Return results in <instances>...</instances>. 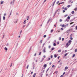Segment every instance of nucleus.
Listing matches in <instances>:
<instances>
[{"label":"nucleus","instance_id":"33","mask_svg":"<svg viewBox=\"0 0 77 77\" xmlns=\"http://www.w3.org/2000/svg\"><path fill=\"white\" fill-rule=\"evenodd\" d=\"M29 68V65H28L27 66L26 68L27 69H28V68Z\"/></svg>","mask_w":77,"mask_h":77},{"label":"nucleus","instance_id":"21","mask_svg":"<svg viewBox=\"0 0 77 77\" xmlns=\"http://www.w3.org/2000/svg\"><path fill=\"white\" fill-rule=\"evenodd\" d=\"M67 19H69V20L70 19V17L69 16H68L67 17Z\"/></svg>","mask_w":77,"mask_h":77},{"label":"nucleus","instance_id":"15","mask_svg":"<svg viewBox=\"0 0 77 77\" xmlns=\"http://www.w3.org/2000/svg\"><path fill=\"white\" fill-rule=\"evenodd\" d=\"M58 52H59V53H60L61 52V50L60 49L58 50Z\"/></svg>","mask_w":77,"mask_h":77},{"label":"nucleus","instance_id":"54","mask_svg":"<svg viewBox=\"0 0 77 77\" xmlns=\"http://www.w3.org/2000/svg\"><path fill=\"white\" fill-rule=\"evenodd\" d=\"M75 29H76V30H77V26H76L75 27Z\"/></svg>","mask_w":77,"mask_h":77},{"label":"nucleus","instance_id":"42","mask_svg":"<svg viewBox=\"0 0 77 77\" xmlns=\"http://www.w3.org/2000/svg\"><path fill=\"white\" fill-rule=\"evenodd\" d=\"M41 43H42V40H41L40 41Z\"/></svg>","mask_w":77,"mask_h":77},{"label":"nucleus","instance_id":"35","mask_svg":"<svg viewBox=\"0 0 77 77\" xmlns=\"http://www.w3.org/2000/svg\"><path fill=\"white\" fill-rule=\"evenodd\" d=\"M70 39L71 40H72V39H73V38L72 37H70Z\"/></svg>","mask_w":77,"mask_h":77},{"label":"nucleus","instance_id":"38","mask_svg":"<svg viewBox=\"0 0 77 77\" xmlns=\"http://www.w3.org/2000/svg\"><path fill=\"white\" fill-rule=\"evenodd\" d=\"M45 45V43H44L43 45V47H44V45Z\"/></svg>","mask_w":77,"mask_h":77},{"label":"nucleus","instance_id":"64","mask_svg":"<svg viewBox=\"0 0 77 77\" xmlns=\"http://www.w3.org/2000/svg\"><path fill=\"white\" fill-rule=\"evenodd\" d=\"M56 73H57V72H58L57 71H56Z\"/></svg>","mask_w":77,"mask_h":77},{"label":"nucleus","instance_id":"20","mask_svg":"<svg viewBox=\"0 0 77 77\" xmlns=\"http://www.w3.org/2000/svg\"><path fill=\"white\" fill-rule=\"evenodd\" d=\"M53 30L51 29V33H53Z\"/></svg>","mask_w":77,"mask_h":77},{"label":"nucleus","instance_id":"37","mask_svg":"<svg viewBox=\"0 0 77 77\" xmlns=\"http://www.w3.org/2000/svg\"><path fill=\"white\" fill-rule=\"evenodd\" d=\"M64 40V38H62V41H63Z\"/></svg>","mask_w":77,"mask_h":77},{"label":"nucleus","instance_id":"7","mask_svg":"<svg viewBox=\"0 0 77 77\" xmlns=\"http://www.w3.org/2000/svg\"><path fill=\"white\" fill-rule=\"evenodd\" d=\"M26 18H27V20H29V16H27Z\"/></svg>","mask_w":77,"mask_h":77},{"label":"nucleus","instance_id":"61","mask_svg":"<svg viewBox=\"0 0 77 77\" xmlns=\"http://www.w3.org/2000/svg\"><path fill=\"white\" fill-rule=\"evenodd\" d=\"M66 51H66V50L65 51V53H66Z\"/></svg>","mask_w":77,"mask_h":77},{"label":"nucleus","instance_id":"24","mask_svg":"<svg viewBox=\"0 0 77 77\" xmlns=\"http://www.w3.org/2000/svg\"><path fill=\"white\" fill-rule=\"evenodd\" d=\"M67 9L66 7L64 8V10H65V11H66V10H67Z\"/></svg>","mask_w":77,"mask_h":77},{"label":"nucleus","instance_id":"6","mask_svg":"<svg viewBox=\"0 0 77 77\" xmlns=\"http://www.w3.org/2000/svg\"><path fill=\"white\" fill-rule=\"evenodd\" d=\"M36 75V73H35L33 75V77H35Z\"/></svg>","mask_w":77,"mask_h":77},{"label":"nucleus","instance_id":"11","mask_svg":"<svg viewBox=\"0 0 77 77\" xmlns=\"http://www.w3.org/2000/svg\"><path fill=\"white\" fill-rule=\"evenodd\" d=\"M74 10L75 11H77V8H75L74 9Z\"/></svg>","mask_w":77,"mask_h":77},{"label":"nucleus","instance_id":"1","mask_svg":"<svg viewBox=\"0 0 77 77\" xmlns=\"http://www.w3.org/2000/svg\"><path fill=\"white\" fill-rule=\"evenodd\" d=\"M71 42H72V41H71V40H69L68 42V43L69 44V45H71Z\"/></svg>","mask_w":77,"mask_h":77},{"label":"nucleus","instance_id":"19","mask_svg":"<svg viewBox=\"0 0 77 77\" xmlns=\"http://www.w3.org/2000/svg\"><path fill=\"white\" fill-rule=\"evenodd\" d=\"M12 64H13V63H11V64L10 66V67H12Z\"/></svg>","mask_w":77,"mask_h":77},{"label":"nucleus","instance_id":"48","mask_svg":"<svg viewBox=\"0 0 77 77\" xmlns=\"http://www.w3.org/2000/svg\"><path fill=\"white\" fill-rule=\"evenodd\" d=\"M26 27V25H23V28H24V27Z\"/></svg>","mask_w":77,"mask_h":77},{"label":"nucleus","instance_id":"53","mask_svg":"<svg viewBox=\"0 0 77 77\" xmlns=\"http://www.w3.org/2000/svg\"><path fill=\"white\" fill-rule=\"evenodd\" d=\"M64 3V2H61V4H63Z\"/></svg>","mask_w":77,"mask_h":77},{"label":"nucleus","instance_id":"26","mask_svg":"<svg viewBox=\"0 0 77 77\" xmlns=\"http://www.w3.org/2000/svg\"><path fill=\"white\" fill-rule=\"evenodd\" d=\"M72 57H75V54H73Z\"/></svg>","mask_w":77,"mask_h":77},{"label":"nucleus","instance_id":"40","mask_svg":"<svg viewBox=\"0 0 77 77\" xmlns=\"http://www.w3.org/2000/svg\"><path fill=\"white\" fill-rule=\"evenodd\" d=\"M60 22L62 21V19H60Z\"/></svg>","mask_w":77,"mask_h":77},{"label":"nucleus","instance_id":"9","mask_svg":"<svg viewBox=\"0 0 77 77\" xmlns=\"http://www.w3.org/2000/svg\"><path fill=\"white\" fill-rule=\"evenodd\" d=\"M68 67L67 66H66L65 68V69H68Z\"/></svg>","mask_w":77,"mask_h":77},{"label":"nucleus","instance_id":"49","mask_svg":"<svg viewBox=\"0 0 77 77\" xmlns=\"http://www.w3.org/2000/svg\"><path fill=\"white\" fill-rule=\"evenodd\" d=\"M59 2V1H58V2H57V4H58Z\"/></svg>","mask_w":77,"mask_h":77},{"label":"nucleus","instance_id":"46","mask_svg":"<svg viewBox=\"0 0 77 77\" xmlns=\"http://www.w3.org/2000/svg\"><path fill=\"white\" fill-rule=\"evenodd\" d=\"M51 59H52V58H53V56L52 55H51Z\"/></svg>","mask_w":77,"mask_h":77},{"label":"nucleus","instance_id":"8","mask_svg":"<svg viewBox=\"0 0 77 77\" xmlns=\"http://www.w3.org/2000/svg\"><path fill=\"white\" fill-rule=\"evenodd\" d=\"M67 54H68V53H66V54H64V56H67Z\"/></svg>","mask_w":77,"mask_h":77},{"label":"nucleus","instance_id":"29","mask_svg":"<svg viewBox=\"0 0 77 77\" xmlns=\"http://www.w3.org/2000/svg\"><path fill=\"white\" fill-rule=\"evenodd\" d=\"M46 36H47V35H45L43 37H44V38H45Z\"/></svg>","mask_w":77,"mask_h":77},{"label":"nucleus","instance_id":"43","mask_svg":"<svg viewBox=\"0 0 77 77\" xmlns=\"http://www.w3.org/2000/svg\"><path fill=\"white\" fill-rule=\"evenodd\" d=\"M54 66H55L54 65H53L52 66V67L54 68Z\"/></svg>","mask_w":77,"mask_h":77},{"label":"nucleus","instance_id":"25","mask_svg":"<svg viewBox=\"0 0 77 77\" xmlns=\"http://www.w3.org/2000/svg\"><path fill=\"white\" fill-rule=\"evenodd\" d=\"M5 50H8V49H7V48L6 47L5 48Z\"/></svg>","mask_w":77,"mask_h":77},{"label":"nucleus","instance_id":"32","mask_svg":"<svg viewBox=\"0 0 77 77\" xmlns=\"http://www.w3.org/2000/svg\"><path fill=\"white\" fill-rule=\"evenodd\" d=\"M70 5H69L67 6V7L68 8H69V7H70Z\"/></svg>","mask_w":77,"mask_h":77},{"label":"nucleus","instance_id":"51","mask_svg":"<svg viewBox=\"0 0 77 77\" xmlns=\"http://www.w3.org/2000/svg\"><path fill=\"white\" fill-rule=\"evenodd\" d=\"M49 65H51V63H50Z\"/></svg>","mask_w":77,"mask_h":77},{"label":"nucleus","instance_id":"58","mask_svg":"<svg viewBox=\"0 0 77 77\" xmlns=\"http://www.w3.org/2000/svg\"><path fill=\"white\" fill-rule=\"evenodd\" d=\"M62 9H63V10L64 9V7H62Z\"/></svg>","mask_w":77,"mask_h":77},{"label":"nucleus","instance_id":"62","mask_svg":"<svg viewBox=\"0 0 77 77\" xmlns=\"http://www.w3.org/2000/svg\"><path fill=\"white\" fill-rule=\"evenodd\" d=\"M33 74V72H31V74Z\"/></svg>","mask_w":77,"mask_h":77},{"label":"nucleus","instance_id":"16","mask_svg":"<svg viewBox=\"0 0 77 77\" xmlns=\"http://www.w3.org/2000/svg\"><path fill=\"white\" fill-rule=\"evenodd\" d=\"M77 49H75V53H76V52H77Z\"/></svg>","mask_w":77,"mask_h":77},{"label":"nucleus","instance_id":"45","mask_svg":"<svg viewBox=\"0 0 77 77\" xmlns=\"http://www.w3.org/2000/svg\"><path fill=\"white\" fill-rule=\"evenodd\" d=\"M64 12H65V11L64 10L63 11V13H64Z\"/></svg>","mask_w":77,"mask_h":77},{"label":"nucleus","instance_id":"28","mask_svg":"<svg viewBox=\"0 0 77 77\" xmlns=\"http://www.w3.org/2000/svg\"><path fill=\"white\" fill-rule=\"evenodd\" d=\"M74 23V22H72L70 23V24H73Z\"/></svg>","mask_w":77,"mask_h":77},{"label":"nucleus","instance_id":"60","mask_svg":"<svg viewBox=\"0 0 77 77\" xmlns=\"http://www.w3.org/2000/svg\"><path fill=\"white\" fill-rule=\"evenodd\" d=\"M63 77V75H62L60 76V77Z\"/></svg>","mask_w":77,"mask_h":77},{"label":"nucleus","instance_id":"55","mask_svg":"<svg viewBox=\"0 0 77 77\" xmlns=\"http://www.w3.org/2000/svg\"><path fill=\"white\" fill-rule=\"evenodd\" d=\"M62 27H64V25H62Z\"/></svg>","mask_w":77,"mask_h":77},{"label":"nucleus","instance_id":"50","mask_svg":"<svg viewBox=\"0 0 77 77\" xmlns=\"http://www.w3.org/2000/svg\"><path fill=\"white\" fill-rule=\"evenodd\" d=\"M65 74V72H64L63 74V75H64Z\"/></svg>","mask_w":77,"mask_h":77},{"label":"nucleus","instance_id":"56","mask_svg":"<svg viewBox=\"0 0 77 77\" xmlns=\"http://www.w3.org/2000/svg\"><path fill=\"white\" fill-rule=\"evenodd\" d=\"M60 62V60H59L58 61V63H59Z\"/></svg>","mask_w":77,"mask_h":77},{"label":"nucleus","instance_id":"59","mask_svg":"<svg viewBox=\"0 0 77 77\" xmlns=\"http://www.w3.org/2000/svg\"><path fill=\"white\" fill-rule=\"evenodd\" d=\"M36 55V53L35 54H34V56H35Z\"/></svg>","mask_w":77,"mask_h":77},{"label":"nucleus","instance_id":"41","mask_svg":"<svg viewBox=\"0 0 77 77\" xmlns=\"http://www.w3.org/2000/svg\"><path fill=\"white\" fill-rule=\"evenodd\" d=\"M49 69V68H48L46 71V72H48V71Z\"/></svg>","mask_w":77,"mask_h":77},{"label":"nucleus","instance_id":"18","mask_svg":"<svg viewBox=\"0 0 77 77\" xmlns=\"http://www.w3.org/2000/svg\"><path fill=\"white\" fill-rule=\"evenodd\" d=\"M51 59V58H50V57L47 60L48 61L49 60H50Z\"/></svg>","mask_w":77,"mask_h":77},{"label":"nucleus","instance_id":"4","mask_svg":"<svg viewBox=\"0 0 77 77\" xmlns=\"http://www.w3.org/2000/svg\"><path fill=\"white\" fill-rule=\"evenodd\" d=\"M47 66V65L46 64H45V65H44L43 66V67H44V68H46V67Z\"/></svg>","mask_w":77,"mask_h":77},{"label":"nucleus","instance_id":"27","mask_svg":"<svg viewBox=\"0 0 77 77\" xmlns=\"http://www.w3.org/2000/svg\"><path fill=\"white\" fill-rule=\"evenodd\" d=\"M54 57L55 58L56 57H57V55H54Z\"/></svg>","mask_w":77,"mask_h":77},{"label":"nucleus","instance_id":"57","mask_svg":"<svg viewBox=\"0 0 77 77\" xmlns=\"http://www.w3.org/2000/svg\"><path fill=\"white\" fill-rule=\"evenodd\" d=\"M72 35L71 34L70 35V37H72Z\"/></svg>","mask_w":77,"mask_h":77},{"label":"nucleus","instance_id":"34","mask_svg":"<svg viewBox=\"0 0 77 77\" xmlns=\"http://www.w3.org/2000/svg\"><path fill=\"white\" fill-rule=\"evenodd\" d=\"M67 16H68V15H67V14L65 15L64 16V17H67Z\"/></svg>","mask_w":77,"mask_h":77},{"label":"nucleus","instance_id":"13","mask_svg":"<svg viewBox=\"0 0 77 77\" xmlns=\"http://www.w3.org/2000/svg\"><path fill=\"white\" fill-rule=\"evenodd\" d=\"M4 2L3 1H2L1 2V4L2 5Z\"/></svg>","mask_w":77,"mask_h":77},{"label":"nucleus","instance_id":"30","mask_svg":"<svg viewBox=\"0 0 77 77\" xmlns=\"http://www.w3.org/2000/svg\"><path fill=\"white\" fill-rule=\"evenodd\" d=\"M51 18H50L48 20V22H50V21Z\"/></svg>","mask_w":77,"mask_h":77},{"label":"nucleus","instance_id":"14","mask_svg":"<svg viewBox=\"0 0 77 77\" xmlns=\"http://www.w3.org/2000/svg\"><path fill=\"white\" fill-rule=\"evenodd\" d=\"M43 51L44 53H45V52H46V51H45V49H44L43 50Z\"/></svg>","mask_w":77,"mask_h":77},{"label":"nucleus","instance_id":"44","mask_svg":"<svg viewBox=\"0 0 77 77\" xmlns=\"http://www.w3.org/2000/svg\"><path fill=\"white\" fill-rule=\"evenodd\" d=\"M61 40V38L60 37L59 38V40L60 41Z\"/></svg>","mask_w":77,"mask_h":77},{"label":"nucleus","instance_id":"31","mask_svg":"<svg viewBox=\"0 0 77 77\" xmlns=\"http://www.w3.org/2000/svg\"><path fill=\"white\" fill-rule=\"evenodd\" d=\"M66 21H67V22H68V21H69V20H68V19H66Z\"/></svg>","mask_w":77,"mask_h":77},{"label":"nucleus","instance_id":"12","mask_svg":"<svg viewBox=\"0 0 77 77\" xmlns=\"http://www.w3.org/2000/svg\"><path fill=\"white\" fill-rule=\"evenodd\" d=\"M75 12L74 11H73L71 13L72 14H74Z\"/></svg>","mask_w":77,"mask_h":77},{"label":"nucleus","instance_id":"63","mask_svg":"<svg viewBox=\"0 0 77 77\" xmlns=\"http://www.w3.org/2000/svg\"><path fill=\"white\" fill-rule=\"evenodd\" d=\"M54 26H55V27H56V25H54Z\"/></svg>","mask_w":77,"mask_h":77},{"label":"nucleus","instance_id":"5","mask_svg":"<svg viewBox=\"0 0 77 77\" xmlns=\"http://www.w3.org/2000/svg\"><path fill=\"white\" fill-rule=\"evenodd\" d=\"M66 46H69V43H67L66 44Z\"/></svg>","mask_w":77,"mask_h":77},{"label":"nucleus","instance_id":"52","mask_svg":"<svg viewBox=\"0 0 77 77\" xmlns=\"http://www.w3.org/2000/svg\"><path fill=\"white\" fill-rule=\"evenodd\" d=\"M41 52H40L39 54V55H41Z\"/></svg>","mask_w":77,"mask_h":77},{"label":"nucleus","instance_id":"36","mask_svg":"<svg viewBox=\"0 0 77 77\" xmlns=\"http://www.w3.org/2000/svg\"><path fill=\"white\" fill-rule=\"evenodd\" d=\"M63 30V28H62L61 29V30Z\"/></svg>","mask_w":77,"mask_h":77},{"label":"nucleus","instance_id":"47","mask_svg":"<svg viewBox=\"0 0 77 77\" xmlns=\"http://www.w3.org/2000/svg\"><path fill=\"white\" fill-rule=\"evenodd\" d=\"M48 48H51V46H49L48 47Z\"/></svg>","mask_w":77,"mask_h":77},{"label":"nucleus","instance_id":"3","mask_svg":"<svg viewBox=\"0 0 77 77\" xmlns=\"http://www.w3.org/2000/svg\"><path fill=\"white\" fill-rule=\"evenodd\" d=\"M56 1L55 0L54 2L53 5H52V6H53L54 5V4H55V3H56Z\"/></svg>","mask_w":77,"mask_h":77},{"label":"nucleus","instance_id":"10","mask_svg":"<svg viewBox=\"0 0 77 77\" xmlns=\"http://www.w3.org/2000/svg\"><path fill=\"white\" fill-rule=\"evenodd\" d=\"M26 20H25L23 22V24H26Z\"/></svg>","mask_w":77,"mask_h":77},{"label":"nucleus","instance_id":"17","mask_svg":"<svg viewBox=\"0 0 77 77\" xmlns=\"http://www.w3.org/2000/svg\"><path fill=\"white\" fill-rule=\"evenodd\" d=\"M53 45L54 46H56V43H54Z\"/></svg>","mask_w":77,"mask_h":77},{"label":"nucleus","instance_id":"39","mask_svg":"<svg viewBox=\"0 0 77 77\" xmlns=\"http://www.w3.org/2000/svg\"><path fill=\"white\" fill-rule=\"evenodd\" d=\"M43 57H44V58H45V57H46V56H45V55H44L43 56Z\"/></svg>","mask_w":77,"mask_h":77},{"label":"nucleus","instance_id":"22","mask_svg":"<svg viewBox=\"0 0 77 77\" xmlns=\"http://www.w3.org/2000/svg\"><path fill=\"white\" fill-rule=\"evenodd\" d=\"M54 50V48H51V50Z\"/></svg>","mask_w":77,"mask_h":77},{"label":"nucleus","instance_id":"2","mask_svg":"<svg viewBox=\"0 0 77 77\" xmlns=\"http://www.w3.org/2000/svg\"><path fill=\"white\" fill-rule=\"evenodd\" d=\"M60 11V9H58L55 12V14H57V12H59Z\"/></svg>","mask_w":77,"mask_h":77},{"label":"nucleus","instance_id":"23","mask_svg":"<svg viewBox=\"0 0 77 77\" xmlns=\"http://www.w3.org/2000/svg\"><path fill=\"white\" fill-rule=\"evenodd\" d=\"M3 20H5V17L4 16L3 17Z\"/></svg>","mask_w":77,"mask_h":77}]
</instances>
